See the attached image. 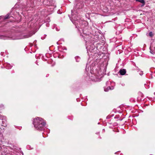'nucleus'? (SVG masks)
Listing matches in <instances>:
<instances>
[{"label":"nucleus","mask_w":155,"mask_h":155,"mask_svg":"<svg viewBox=\"0 0 155 155\" xmlns=\"http://www.w3.org/2000/svg\"><path fill=\"white\" fill-rule=\"evenodd\" d=\"M50 61H51V60H49L48 61V62H49Z\"/></svg>","instance_id":"12"},{"label":"nucleus","mask_w":155,"mask_h":155,"mask_svg":"<svg viewBox=\"0 0 155 155\" xmlns=\"http://www.w3.org/2000/svg\"><path fill=\"white\" fill-rule=\"evenodd\" d=\"M2 126L4 127L7 126V121L3 119L2 120Z\"/></svg>","instance_id":"4"},{"label":"nucleus","mask_w":155,"mask_h":155,"mask_svg":"<svg viewBox=\"0 0 155 155\" xmlns=\"http://www.w3.org/2000/svg\"><path fill=\"white\" fill-rule=\"evenodd\" d=\"M136 1L142 3L143 4L141 5L142 6H143L145 4V2L144 0H136Z\"/></svg>","instance_id":"5"},{"label":"nucleus","mask_w":155,"mask_h":155,"mask_svg":"<svg viewBox=\"0 0 155 155\" xmlns=\"http://www.w3.org/2000/svg\"><path fill=\"white\" fill-rule=\"evenodd\" d=\"M149 35L150 37H152L153 36V34L152 32L151 31L149 33Z\"/></svg>","instance_id":"8"},{"label":"nucleus","mask_w":155,"mask_h":155,"mask_svg":"<svg viewBox=\"0 0 155 155\" xmlns=\"http://www.w3.org/2000/svg\"><path fill=\"white\" fill-rule=\"evenodd\" d=\"M138 95L139 96H140L142 97H143V94L140 92L138 93Z\"/></svg>","instance_id":"7"},{"label":"nucleus","mask_w":155,"mask_h":155,"mask_svg":"<svg viewBox=\"0 0 155 155\" xmlns=\"http://www.w3.org/2000/svg\"><path fill=\"white\" fill-rule=\"evenodd\" d=\"M34 127L37 130H42L44 129L46 122L43 119L37 117L34 119L33 122Z\"/></svg>","instance_id":"1"},{"label":"nucleus","mask_w":155,"mask_h":155,"mask_svg":"<svg viewBox=\"0 0 155 155\" xmlns=\"http://www.w3.org/2000/svg\"><path fill=\"white\" fill-rule=\"evenodd\" d=\"M126 70L125 69H121L119 71V73L121 75H124L126 73Z\"/></svg>","instance_id":"2"},{"label":"nucleus","mask_w":155,"mask_h":155,"mask_svg":"<svg viewBox=\"0 0 155 155\" xmlns=\"http://www.w3.org/2000/svg\"><path fill=\"white\" fill-rule=\"evenodd\" d=\"M8 18H9V15H7L5 16V19H6Z\"/></svg>","instance_id":"9"},{"label":"nucleus","mask_w":155,"mask_h":155,"mask_svg":"<svg viewBox=\"0 0 155 155\" xmlns=\"http://www.w3.org/2000/svg\"><path fill=\"white\" fill-rule=\"evenodd\" d=\"M114 88V87L113 86H112L111 87H108L107 88H105L104 89V91H107L110 90H113Z\"/></svg>","instance_id":"3"},{"label":"nucleus","mask_w":155,"mask_h":155,"mask_svg":"<svg viewBox=\"0 0 155 155\" xmlns=\"http://www.w3.org/2000/svg\"><path fill=\"white\" fill-rule=\"evenodd\" d=\"M54 64H54V63L53 64H52V66H53L54 65Z\"/></svg>","instance_id":"11"},{"label":"nucleus","mask_w":155,"mask_h":155,"mask_svg":"<svg viewBox=\"0 0 155 155\" xmlns=\"http://www.w3.org/2000/svg\"><path fill=\"white\" fill-rule=\"evenodd\" d=\"M113 115H109L107 116L106 117L107 119H110L111 117L113 116Z\"/></svg>","instance_id":"6"},{"label":"nucleus","mask_w":155,"mask_h":155,"mask_svg":"<svg viewBox=\"0 0 155 155\" xmlns=\"http://www.w3.org/2000/svg\"><path fill=\"white\" fill-rule=\"evenodd\" d=\"M68 118H70V119H72V117H71V118H69V117H68Z\"/></svg>","instance_id":"10"}]
</instances>
